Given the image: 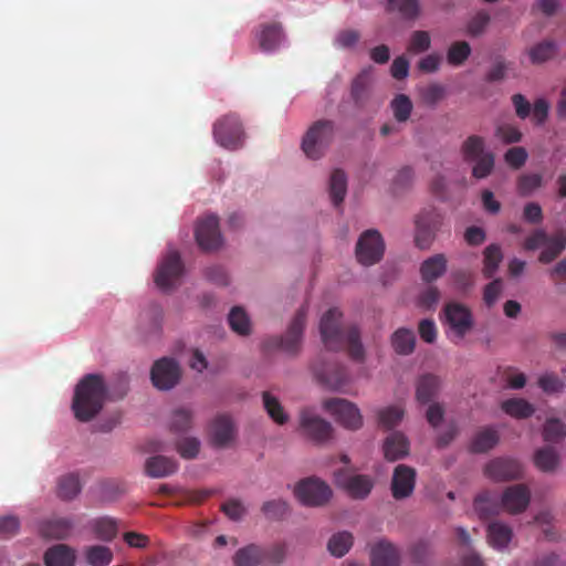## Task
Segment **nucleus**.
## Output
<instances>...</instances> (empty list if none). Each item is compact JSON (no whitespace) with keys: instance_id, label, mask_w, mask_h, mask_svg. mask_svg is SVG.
Wrapping results in <instances>:
<instances>
[{"instance_id":"f257e3e1","label":"nucleus","mask_w":566,"mask_h":566,"mask_svg":"<svg viewBox=\"0 0 566 566\" xmlns=\"http://www.w3.org/2000/svg\"><path fill=\"white\" fill-rule=\"evenodd\" d=\"M342 312L338 308L328 310L322 317L319 332L325 347L329 350L347 348L353 360L363 361L365 349L360 342V333L356 326H342Z\"/></svg>"},{"instance_id":"f03ea898","label":"nucleus","mask_w":566,"mask_h":566,"mask_svg":"<svg viewBox=\"0 0 566 566\" xmlns=\"http://www.w3.org/2000/svg\"><path fill=\"white\" fill-rule=\"evenodd\" d=\"M107 388L101 375L88 374L76 385L72 409L77 420L87 422L103 408Z\"/></svg>"},{"instance_id":"7ed1b4c3","label":"nucleus","mask_w":566,"mask_h":566,"mask_svg":"<svg viewBox=\"0 0 566 566\" xmlns=\"http://www.w3.org/2000/svg\"><path fill=\"white\" fill-rule=\"evenodd\" d=\"M439 379L427 374V422L437 430V446L447 447L457 436L458 427L453 419L444 418V409L438 402L430 403L431 396L438 391Z\"/></svg>"},{"instance_id":"20e7f679","label":"nucleus","mask_w":566,"mask_h":566,"mask_svg":"<svg viewBox=\"0 0 566 566\" xmlns=\"http://www.w3.org/2000/svg\"><path fill=\"white\" fill-rule=\"evenodd\" d=\"M522 247L525 251H535L544 247L538 255V261L543 264H548L565 251L566 233L559 231L553 235H548L543 228H535L524 239Z\"/></svg>"},{"instance_id":"39448f33","label":"nucleus","mask_w":566,"mask_h":566,"mask_svg":"<svg viewBox=\"0 0 566 566\" xmlns=\"http://www.w3.org/2000/svg\"><path fill=\"white\" fill-rule=\"evenodd\" d=\"M461 154L467 163H474L472 176L475 179H484L494 169L495 157L493 153L485 150V140L478 135L469 136L461 146Z\"/></svg>"},{"instance_id":"423d86ee","label":"nucleus","mask_w":566,"mask_h":566,"mask_svg":"<svg viewBox=\"0 0 566 566\" xmlns=\"http://www.w3.org/2000/svg\"><path fill=\"white\" fill-rule=\"evenodd\" d=\"M307 306H302L291 321L283 336H273L264 342L265 349H280L295 356L300 353L306 324Z\"/></svg>"},{"instance_id":"0eeeda50","label":"nucleus","mask_w":566,"mask_h":566,"mask_svg":"<svg viewBox=\"0 0 566 566\" xmlns=\"http://www.w3.org/2000/svg\"><path fill=\"white\" fill-rule=\"evenodd\" d=\"M335 136V123L329 119L316 120L306 132L302 140V149L307 158H321Z\"/></svg>"},{"instance_id":"6e6552de","label":"nucleus","mask_w":566,"mask_h":566,"mask_svg":"<svg viewBox=\"0 0 566 566\" xmlns=\"http://www.w3.org/2000/svg\"><path fill=\"white\" fill-rule=\"evenodd\" d=\"M214 140L223 148L235 150L243 146L244 132L242 123L234 114H228L213 124Z\"/></svg>"},{"instance_id":"1a4fd4ad","label":"nucleus","mask_w":566,"mask_h":566,"mask_svg":"<svg viewBox=\"0 0 566 566\" xmlns=\"http://www.w3.org/2000/svg\"><path fill=\"white\" fill-rule=\"evenodd\" d=\"M385 253V241L378 230L364 231L356 243L355 254L357 261L364 266L378 263Z\"/></svg>"},{"instance_id":"9d476101","label":"nucleus","mask_w":566,"mask_h":566,"mask_svg":"<svg viewBox=\"0 0 566 566\" xmlns=\"http://www.w3.org/2000/svg\"><path fill=\"white\" fill-rule=\"evenodd\" d=\"M294 494L303 505L316 507L328 503L333 492L324 481L317 478H306L295 485Z\"/></svg>"},{"instance_id":"9b49d317","label":"nucleus","mask_w":566,"mask_h":566,"mask_svg":"<svg viewBox=\"0 0 566 566\" xmlns=\"http://www.w3.org/2000/svg\"><path fill=\"white\" fill-rule=\"evenodd\" d=\"M184 263L176 250H169L157 266L155 283L163 291L175 289L184 274Z\"/></svg>"},{"instance_id":"f8f14e48","label":"nucleus","mask_w":566,"mask_h":566,"mask_svg":"<svg viewBox=\"0 0 566 566\" xmlns=\"http://www.w3.org/2000/svg\"><path fill=\"white\" fill-rule=\"evenodd\" d=\"M323 406L343 427L350 430H357L361 427L363 417L353 402L343 398H331L325 400Z\"/></svg>"},{"instance_id":"ddd939ff","label":"nucleus","mask_w":566,"mask_h":566,"mask_svg":"<svg viewBox=\"0 0 566 566\" xmlns=\"http://www.w3.org/2000/svg\"><path fill=\"white\" fill-rule=\"evenodd\" d=\"M444 322L448 324L453 337L462 339L473 326L472 313L465 305L450 302L443 308Z\"/></svg>"},{"instance_id":"4468645a","label":"nucleus","mask_w":566,"mask_h":566,"mask_svg":"<svg viewBox=\"0 0 566 566\" xmlns=\"http://www.w3.org/2000/svg\"><path fill=\"white\" fill-rule=\"evenodd\" d=\"M195 237L202 251L210 252L219 249L222 244V237L219 229V218L209 214L198 220Z\"/></svg>"},{"instance_id":"2eb2a0df","label":"nucleus","mask_w":566,"mask_h":566,"mask_svg":"<svg viewBox=\"0 0 566 566\" xmlns=\"http://www.w3.org/2000/svg\"><path fill=\"white\" fill-rule=\"evenodd\" d=\"M335 483L354 500H365L374 489V479L366 474H348L345 470L335 472Z\"/></svg>"},{"instance_id":"dca6fc26","label":"nucleus","mask_w":566,"mask_h":566,"mask_svg":"<svg viewBox=\"0 0 566 566\" xmlns=\"http://www.w3.org/2000/svg\"><path fill=\"white\" fill-rule=\"evenodd\" d=\"M181 373L178 363L174 358L163 357L156 360L150 370V379L153 385L160 390H169L174 388Z\"/></svg>"},{"instance_id":"f3484780","label":"nucleus","mask_w":566,"mask_h":566,"mask_svg":"<svg viewBox=\"0 0 566 566\" xmlns=\"http://www.w3.org/2000/svg\"><path fill=\"white\" fill-rule=\"evenodd\" d=\"M317 381L332 390H339L348 381V371L343 364L317 361L313 365Z\"/></svg>"},{"instance_id":"a211bd4d","label":"nucleus","mask_w":566,"mask_h":566,"mask_svg":"<svg viewBox=\"0 0 566 566\" xmlns=\"http://www.w3.org/2000/svg\"><path fill=\"white\" fill-rule=\"evenodd\" d=\"M484 475L495 482L517 480L523 475V468L515 459L500 457L485 464Z\"/></svg>"},{"instance_id":"6ab92c4d","label":"nucleus","mask_w":566,"mask_h":566,"mask_svg":"<svg viewBox=\"0 0 566 566\" xmlns=\"http://www.w3.org/2000/svg\"><path fill=\"white\" fill-rule=\"evenodd\" d=\"M531 502V491L525 484L507 486L501 496L502 510L510 514L524 512Z\"/></svg>"},{"instance_id":"aec40b11","label":"nucleus","mask_w":566,"mask_h":566,"mask_svg":"<svg viewBox=\"0 0 566 566\" xmlns=\"http://www.w3.org/2000/svg\"><path fill=\"white\" fill-rule=\"evenodd\" d=\"M301 428L304 433L316 442H323L332 437V424L308 409L301 412Z\"/></svg>"},{"instance_id":"412c9836","label":"nucleus","mask_w":566,"mask_h":566,"mask_svg":"<svg viewBox=\"0 0 566 566\" xmlns=\"http://www.w3.org/2000/svg\"><path fill=\"white\" fill-rule=\"evenodd\" d=\"M416 472L412 468L399 464L395 468L391 480V493L396 500L410 496L415 489Z\"/></svg>"},{"instance_id":"4be33fe9","label":"nucleus","mask_w":566,"mask_h":566,"mask_svg":"<svg viewBox=\"0 0 566 566\" xmlns=\"http://www.w3.org/2000/svg\"><path fill=\"white\" fill-rule=\"evenodd\" d=\"M235 437V426L228 415L217 416L211 423V440L216 447H227Z\"/></svg>"},{"instance_id":"5701e85b","label":"nucleus","mask_w":566,"mask_h":566,"mask_svg":"<svg viewBox=\"0 0 566 566\" xmlns=\"http://www.w3.org/2000/svg\"><path fill=\"white\" fill-rule=\"evenodd\" d=\"M382 450L386 460L394 462L408 455L409 441L403 433L395 431L385 439Z\"/></svg>"},{"instance_id":"b1692460","label":"nucleus","mask_w":566,"mask_h":566,"mask_svg":"<svg viewBox=\"0 0 566 566\" xmlns=\"http://www.w3.org/2000/svg\"><path fill=\"white\" fill-rule=\"evenodd\" d=\"M473 507L480 518L489 520L500 514L501 499L491 491H483L475 496Z\"/></svg>"},{"instance_id":"393cba45","label":"nucleus","mask_w":566,"mask_h":566,"mask_svg":"<svg viewBox=\"0 0 566 566\" xmlns=\"http://www.w3.org/2000/svg\"><path fill=\"white\" fill-rule=\"evenodd\" d=\"M370 559L371 566H399L400 556L392 544L380 541L371 548Z\"/></svg>"},{"instance_id":"a878e982","label":"nucleus","mask_w":566,"mask_h":566,"mask_svg":"<svg viewBox=\"0 0 566 566\" xmlns=\"http://www.w3.org/2000/svg\"><path fill=\"white\" fill-rule=\"evenodd\" d=\"M177 469V461L165 455H154L145 462L146 474L155 479L168 476L175 473Z\"/></svg>"},{"instance_id":"bb28decb","label":"nucleus","mask_w":566,"mask_h":566,"mask_svg":"<svg viewBox=\"0 0 566 566\" xmlns=\"http://www.w3.org/2000/svg\"><path fill=\"white\" fill-rule=\"evenodd\" d=\"M499 440L497 430L492 427H484L472 437L469 449L473 453H485L493 449L499 443Z\"/></svg>"},{"instance_id":"cd10ccee","label":"nucleus","mask_w":566,"mask_h":566,"mask_svg":"<svg viewBox=\"0 0 566 566\" xmlns=\"http://www.w3.org/2000/svg\"><path fill=\"white\" fill-rule=\"evenodd\" d=\"M486 532L489 544L499 551L506 548L513 538L512 528L503 522L490 523Z\"/></svg>"},{"instance_id":"c85d7f7f","label":"nucleus","mask_w":566,"mask_h":566,"mask_svg":"<svg viewBox=\"0 0 566 566\" xmlns=\"http://www.w3.org/2000/svg\"><path fill=\"white\" fill-rule=\"evenodd\" d=\"M283 38L282 25L276 22L261 25L258 35L260 48L266 52L274 51L280 45Z\"/></svg>"},{"instance_id":"c756f323","label":"nucleus","mask_w":566,"mask_h":566,"mask_svg":"<svg viewBox=\"0 0 566 566\" xmlns=\"http://www.w3.org/2000/svg\"><path fill=\"white\" fill-rule=\"evenodd\" d=\"M73 530V523L69 518L55 517L45 521L40 527L42 536L52 539H64Z\"/></svg>"},{"instance_id":"7c9ffc66","label":"nucleus","mask_w":566,"mask_h":566,"mask_svg":"<svg viewBox=\"0 0 566 566\" xmlns=\"http://www.w3.org/2000/svg\"><path fill=\"white\" fill-rule=\"evenodd\" d=\"M44 562L46 566H73L75 555L70 547L59 544L46 551Z\"/></svg>"},{"instance_id":"2f4dec72","label":"nucleus","mask_w":566,"mask_h":566,"mask_svg":"<svg viewBox=\"0 0 566 566\" xmlns=\"http://www.w3.org/2000/svg\"><path fill=\"white\" fill-rule=\"evenodd\" d=\"M82 490L78 475L76 473H67L59 478L56 486V495L63 501H71L76 497Z\"/></svg>"},{"instance_id":"473e14b6","label":"nucleus","mask_w":566,"mask_h":566,"mask_svg":"<svg viewBox=\"0 0 566 566\" xmlns=\"http://www.w3.org/2000/svg\"><path fill=\"white\" fill-rule=\"evenodd\" d=\"M264 560V548L251 544L240 548L233 556L235 566H258Z\"/></svg>"},{"instance_id":"72a5a7b5","label":"nucleus","mask_w":566,"mask_h":566,"mask_svg":"<svg viewBox=\"0 0 566 566\" xmlns=\"http://www.w3.org/2000/svg\"><path fill=\"white\" fill-rule=\"evenodd\" d=\"M501 408L506 415L517 419H526L535 412L534 406L523 398L506 399Z\"/></svg>"},{"instance_id":"f704fd0d","label":"nucleus","mask_w":566,"mask_h":566,"mask_svg":"<svg viewBox=\"0 0 566 566\" xmlns=\"http://www.w3.org/2000/svg\"><path fill=\"white\" fill-rule=\"evenodd\" d=\"M347 192V177L342 169H335L329 179V196L335 207H338Z\"/></svg>"},{"instance_id":"c9c22d12","label":"nucleus","mask_w":566,"mask_h":566,"mask_svg":"<svg viewBox=\"0 0 566 566\" xmlns=\"http://www.w3.org/2000/svg\"><path fill=\"white\" fill-rule=\"evenodd\" d=\"M391 345L399 355L411 354L416 345L413 332L407 328L397 329L391 336Z\"/></svg>"},{"instance_id":"e433bc0d","label":"nucleus","mask_w":566,"mask_h":566,"mask_svg":"<svg viewBox=\"0 0 566 566\" xmlns=\"http://www.w3.org/2000/svg\"><path fill=\"white\" fill-rule=\"evenodd\" d=\"M543 186L544 178L539 172L522 174L516 179V190L521 197H528Z\"/></svg>"},{"instance_id":"4c0bfd02","label":"nucleus","mask_w":566,"mask_h":566,"mask_svg":"<svg viewBox=\"0 0 566 566\" xmlns=\"http://www.w3.org/2000/svg\"><path fill=\"white\" fill-rule=\"evenodd\" d=\"M534 463L543 472H553L558 467L559 455L553 447H544L535 452Z\"/></svg>"},{"instance_id":"58836bf2","label":"nucleus","mask_w":566,"mask_h":566,"mask_svg":"<svg viewBox=\"0 0 566 566\" xmlns=\"http://www.w3.org/2000/svg\"><path fill=\"white\" fill-rule=\"evenodd\" d=\"M354 537L350 532L342 531L335 533L327 543L328 552L335 557H343L353 546Z\"/></svg>"},{"instance_id":"ea45409f","label":"nucleus","mask_w":566,"mask_h":566,"mask_svg":"<svg viewBox=\"0 0 566 566\" xmlns=\"http://www.w3.org/2000/svg\"><path fill=\"white\" fill-rule=\"evenodd\" d=\"M420 0H387V11L398 12L405 20H413L420 11Z\"/></svg>"},{"instance_id":"a19ab883","label":"nucleus","mask_w":566,"mask_h":566,"mask_svg":"<svg viewBox=\"0 0 566 566\" xmlns=\"http://www.w3.org/2000/svg\"><path fill=\"white\" fill-rule=\"evenodd\" d=\"M483 255V274L486 279H490L494 275L503 259L501 247L496 243H492L485 248Z\"/></svg>"},{"instance_id":"79ce46f5","label":"nucleus","mask_w":566,"mask_h":566,"mask_svg":"<svg viewBox=\"0 0 566 566\" xmlns=\"http://www.w3.org/2000/svg\"><path fill=\"white\" fill-rule=\"evenodd\" d=\"M228 322L233 332L245 336L251 332L250 318L240 306H234L228 316Z\"/></svg>"},{"instance_id":"37998d69","label":"nucleus","mask_w":566,"mask_h":566,"mask_svg":"<svg viewBox=\"0 0 566 566\" xmlns=\"http://www.w3.org/2000/svg\"><path fill=\"white\" fill-rule=\"evenodd\" d=\"M471 54V46L467 41L452 43L447 52V62L452 66L462 65Z\"/></svg>"},{"instance_id":"c03bdc74","label":"nucleus","mask_w":566,"mask_h":566,"mask_svg":"<svg viewBox=\"0 0 566 566\" xmlns=\"http://www.w3.org/2000/svg\"><path fill=\"white\" fill-rule=\"evenodd\" d=\"M403 410L398 406H389L378 410V424L385 429L395 428L400 423Z\"/></svg>"},{"instance_id":"a18cd8bd","label":"nucleus","mask_w":566,"mask_h":566,"mask_svg":"<svg viewBox=\"0 0 566 566\" xmlns=\"http://www.w3.org/2000/svg\"><path fill=\"white\" fill-rule=\"evenodd\" d=\"M556 53L554 41H543L530 49L528 55L533 64H541L551 60Z\"/></svg>"},{"instance_id":"49530a36","label":"nucleus","mask_w":566,"mask_h":566,"mask_svg":"<svg viewBox=\"0 0 566 566\" xmlns=\"http://www.w3.org/2000/svg\"><path fill=\"white\" fill-rule=\"evenodd\" d=\"M85 556L91 566H107L113 559L112 551L102 545L87 547Z\"/></svg>"},{"instance_id":"de8ad7c7","label":"nucleus","mask_w":566,"mask_h":566,"mask_svg":"<svg viewBox=\"0 0 566 566\" xmlns=\"http://www.w3.org/2000/svg\"><path fill=\"white\" fill-rule=\"evenodd\" d=\"M447 258L444 254H436L427 258L426 262V275L427 283L442 276L447 271Z\"/></svg>"},{"instance_id":"09e8293b","label":"nucleus","mask_w":566,"mask_h":566,"mask_svg":"<svg viewBox=\"0 0 566 566\" xmlns=\"http://www.w3.org/2000/svg\"><path fill=\"white\" fill-rule=\"evenodd\" d=\"M263 405L269 416L279 424L287 421V415L284 412L280 401L270 392H263Z\"/></svg>"},{"instance_id":"8fccbe9b","label":"nucleus","mask_w":566,"mask_h":566,"mask_svg":"<svg viewBox=\"0 0 566 566\" xmlns=\"http://www.w3.org/2000/svg\"><path fill=\"white\" fill-rule=\"evenodd\" d=\"M93 530L98 538L111 541L117 534V523L111 517H101L94 521Z\"/></svg>"},{"instance_id":"3c124183","label":"nucleus","mask_w":566,"mask_h":566,"mask_svg":"<svg viewBox=\"0 0 566 566\" xmlns=\"http://www.w3.org/2000/svg\"><path fill=\"white\" fill-rule=\"evenodd\" d=\"M261 511L266 518L279 521L287 514L289 504L281 499L271 500L263 503Z\"/></svg>"},{"instance_id":"603ef678","label":"nucleus","mask_w":566,"mask_h":566,"mask_svg":"<svg viewBox=\"0 0 566 566\" xmlns=\"http://www.w3.org/2000/svg\"><path fill=\"white\" fill-rule=\"evenodd\" d=\"M391 108L395 118L402 123L408 120L412 111V103L407 95L399 94L391 101Z\"/></svg>"},{"instance_id":"864d4df0","label":"nucleus","mask_w":566,"mask_h":566,"mask_svg":"<svg viewBox=\"0 0 566 566\" xmlns=\"http://www.w3.org/2000/svg\"><path fill=\"white\" fill-rule=\"evenodd\" d=\"M126 492L125 483L116 480H107L101 484V499L106 502L117 500Z\"/></svg>"},{"instance_id":"5fc2aeb1","label":"nucleus","mask_w":566,"mask_h":566,"mask_svg":"<svg viewBox=\"0 0 566 566\" xmlns=\"http://www.w3.org/2000/svg\"><path fill=\"white\" fill-rule=\"evenodd\" d=\"M350 95L357 106H363L368 97L367 75L359 74L352 83Z\"/></svg>"},{"instance_id":"6e6d98bb","label":"nucleus","mask_w":566,"mask_h":566,"mask_svg":"<svg viewBox=\"0 0 566 566\" xmlns=\"http://www.w3.org/2000/svg\"><path fill=\"white\" fill-rule=\"evenodd\" d=\"M566 434L565 424L555 418L548 419L544 424L543 437L545 441L557 442Z\"/></svg>"},{"instance_id":"4d7b16f0","label":"nucleus","mask_w":566,"mask_h":566,"mask_svg":"<svg viewBox=\"0 0 566 566\" xmlns=\"http://www.w3.org/2000/svg\"><path fill=\"white\" fill-rule=\"evenodd\" d=\"M192 415L186 408H178L171 415L170 429L175 432L187 431L191 427Z\"/></svg>"},{"instance_id":"13d9d810","label":"nucleus","mask_w":566,"mask_h":566,"mask_svg":"<svg viewBox=\"0 0 566 566\" xmlns=\"http://www.w3.org/2000/svg\"><path fill=\"white\" fill-rule=\"evenodd\" d=\"M490 20V14L486 11L481 10L476 12L468 22L467 32L472 36L482 34L489 25Z\"/></svg>"},{"instance_id":"bf43d9fd","label":"nucleus","mask_w":566,"mask_h":566,"mask_svg":"<svg viewBox=\"0 0 566 566\" xmlns=\"http://www.w3.org/2000/svg\"><path fill=\"white\" fill-rule=\"evenodd\" d=\"M522 218L526 223L538 226L544 220V212L536 201L526 202L523 207Z\"/></svg>"},{"instance_id":"052dcab7","label":"nucleus","mask_w":566,"mask_h":566,"mask_svg":"<svg viewBox=\"0 0 566 566\" xmlns=\"http://www.w3.org/2000/svg\"><path fill=\"white\" fill-rule=\"evenodd\" d=\"M539 388L548 394H557L564 389L563 380L554 374H545L538 378Z\"/></svg>"},{"instance_id":"680f3d73","label":"nucleus","mask_w":566,"mask_h":566,"mask_svg":"<svg viewBox=\"0 0 566 566\" xmlns=\"http://www.w3.org/2000/svg\"><path fill=\"white\" fill-rule=\"evenodd\" d=\"M527 157L528 154L524 147H512L504 155L506 164L513 169H520L523 167Z\"/></svg>"},{"instance_id":"e2e57ef3","label":"nucleus","mask_w":566,"mask_h":566,"mask_svg":"<svg viewBox=\"0 0 566 566\" xmlns=\"http://www.w3.org/2000/svg\"><path fill=\"white\" fill-rule=\"evenodd\" d=\"M495 135L505 144L518 143L522 139V133L518 128L510 124L499 125Z\"/></svg>"},{"instance_id":"0e129e2a","label":"nucleus","mask_w":566,"mask_h":566,"mask_svg":"<svg viewBox=\"0 0 566 566\" xmlns=\"http://www.w3.org/2000/svg\"><path fill=\"white\" fill-rule=\"evenodd\" d=\"M20 527L18 517L8 515L0 518V538H10L15 535Z\"/></svg>"},{"instance_id":"69168bd1","label":"nucleus","mask_w":566,"mask_h":566,"mask_svg":"<svg viewBox=\"0 0 566 566\" xmlns=\"http://www.w3.org/2000/svg\"><path fill=\"white\" fill-rule=\"evenodd\" d=\"M200 443L196 438H185L177 443V450L185 459H192L199 452Z\"/></svg>"},{"instance_id":"338daca9","label":"nucleus","mask_w":566,"mask_h":566,"mask_svg":"<svg viewBox=\"0 0 566 566\" xmlns=\"http://www.w3.org/2000/svg\"><path fill=\"white\" fill-rule=\"evenodd\" d=\"M502 289L503 284L500 279L493 280L484 287L483 301L489 307L495 304L502 293Z\"/></svg>"},{"instance_id":"774afa93","label":"nucleus","mask_w":566,"mask_h":566,"mask_svg":"<svg viewBox=\"0 0 566 566\" xmlns=\"http://www.w3.org/2000/svg\"><path fill=\"white\" fill-rule=\"evenodd\" d=\"M223 513L232 521H239L245 514L243 504L238 500H229L222 504Z\"/></svg>"}]
</instances>
